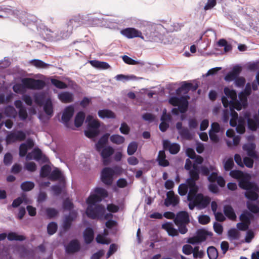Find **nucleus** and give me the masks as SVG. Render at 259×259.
<instances>
[{
    "mask_svg": "<svg viewBox=\"0 0 259 259\" xmlns=\"http://www.w3.org/2000/svg\"><path fill=\"white\" fill-rule=\"evenodd\" d=\"M11 8L10 6H0V11H4L8 15L16 16L24 25L30 29L34 30L36 29L44 39L48 41H57L67 38L71 34L73 28L77 27L82 23L80 21V16H74L60 29H50L34 15L28 14L23 11H14Z\"/></svg>",
    "mask_w": 259,
    "mask_h": 259,
    "instance_id": "obj_1",
    "label": "nucleus"
},
{
    "mask_svg": "<svg viewBox=\"0 0 259 259\" xmlns=\"http://www.w3.org/2000/svg\"><path fill=\"white\" fill-rule=\"evenodd\" d=\"M225 96L222 97V102L224 107L226 108L229 107L230 112V125L235 127L240 123V120L238 118V113L235 109L240 111L243 108H245L247 106V99L243 93H240L237 99V94L234 90H231L228 87L224 88Z\"/></svg>",
    "mask_w": 259,
    "mask_h": 259,
    "instance_id": "obj_2",
    "label": "nucleus"
},
{
    "mask_svg": "<svg viewBox=\"0 0 259 259\" xmlns=\"http://www.w3.org/2000/svg\"><path fill=\"white\" fill-rule=\"evenodd\" d=\"M108 196L106 189L101 187H97L93 193L87 199L88 207L85 213L87 217L92 219H102L105 212V207L101 204H96L102 201V199Z\"/></svg>",
    "mask_w": 259,
    "mask_h": 259,
    "instance_id": "obj_3",
    "label": "nucleus"
},
{
    "mask_svg": "<svg viewBox=\"0 0 259 259\" xmlns=\"http://www.w3.org/2000/svg\"><path fill=\"white\" fill-rule=\"evenodd\" d=\"M240 188L245 190V197L250 201H256L258 198L259 187L254 182H250L247 179H242L239 183Z\"/></svg>",
    "mask_w": 259,
    "mask_h": 259,
    "instance_id": "obj_4",
    "label": "nucleus"
},
{
    "mask_svg": "<svg viewBox=\"0 0 259 259\" xmlns=\"http://www.w3.org/2000/svg\"><path fill=\"white\" fill-rule=\"evenodd\" d=\"M190 98L189 96H182L181 97L173 96L169 98V103L173 106H178L171 110V113L175 115H178L180 113L184 114L188 110L189 102L188 100Z\"/></svg>",
    "mask_w": 259,
    "mask_h": 259,
    "instance_id": "obj_5",
    "label": "nucleus"
},
{
    "mask_svg": "<svg viewBox=\"0 0 259 259\" xmlns=\"http://www.w3.org/2000/svg\"><path fill=\"white\" fill-rule=\"evenodd\" d=\"M74 110L72 106L70 105L67 106L64 110L62 117V122L64 124L65 126L69 129L74 130L73 124L70 122L69 121L74 114Z\"/></svg>",
    "mask_w": 259,
    "mask_h": 259,
    "instance_id": "obj_6",
    "label": "nucleus"
},
{
    "mask_svg": "<svg viewBox=\"0 0 259 259\" xmlns=\"http://www.w3.org/2000/svg\"><path fill=\"white\" fill-rule=\"evenodd\" d=\"M100 122L98 120H94L88 124L87 130L84 131L86 137L93 138L97 137L99 134Z\"/></svg>",
    "mask_w": 259,
    "mask_h": 259,
    "instance_id": "obj_7",
    "label": "nucleus"
},
{
    "mask_svg": "<svg viewBox=\"0 0 259 259\" xmlns=\"http://www.w3.org/2000/svg\"><path fill=\"white\" fill-rule=\"evenodd\" d=\"M22 82L26 86L27 88L32 90L42 89L46 85L45 81L42 80L31 78L23 79Z\"/></svg>",
    "mask_w": 259,
    "mask_h": 259,
    "instance_id": "obj_8",
    "label": "nucleus"
},
{
    "mask_svg": "<svg viewBox=\"0 0 259 259\" xmlns=\"http://www.w3.org/2000/svg\"><path fill=\"white\" fill-rule=\"evenodd\" d=\"M26 134L23 131L10 132L6 136V142L8 144L14 143L17 141H21L25 139Z\"/></svg>",
    "mask_w": 259,
    "mask_h": 259,
    "instance_id": "obj_9",
    "label": "nucleus"
},
{
    "mask_svg": "<svg viewBox=\"0 0 259 259\" xmlns=\"http://www.w3.org/2000/svg\"><path fill=\"white\" fill-rule=\"evenodd\" d=\"M197 203V209L201 210L206 208L211 202V198L208 196H205L203 194L196 193L194 195Z\"/></svg>",
    "mask_w": 259,
    "mask_h": 259,
    "instance_id": "obj_10",
    "label": "nucleus"
},
{
    "mask_svg": "<svg viewBox=\"0 0 259 259\" xmlns=\"http://www.w3.org/2000/svg\"><path fill=\"white\" fill-rule=\"evenodd\" d=\"M114 150L110 146H107L103 147L100 152L101 156L102 158V162L104 165H108L110 162V157L113 155Z\"/></svg>",
    "mask_w": 259,
    "mask_h": 259,
    "instance_id": "obj_11",
    "label": "nucleus"
},
{
    "mask_svg": "<svg viewBox=\"0 0 259 259\" xmlns=\"http://www.w3.org/2000/svg\"><path fill=\"white\" fill-rule=\"evenodd\" d=\"M64 247L66 253L69 254L78 252L81 248L79 241L76 239L70 241Z\"/></svg>",
    "mask_w": 259,
    "mask_h": 259,
    "instance_id": "obj_12",
    "label": "nucleus"
},
{
    "mask_svg": "<svg viewBox=\"0 0 259 259\" xmlns=\"http://www.w3.org/2000/svg\"><path fill=\"white\" fill-rule=\"evenodd\" d=\"M114 174L111 167H104L101 172V179L103 183L107 185H111L112 183V177Z\"/></svg>",
    "mask_w": 259,
    "mask_h": 259,
    "instance_id": "obj_13",
    "label": "nucleus"
},
{
    "mask_svg": "<svg viewBox=\"0 0 259 259\" xmlns=\"http://www.w3.org/2000/svg\"><path fill=\"white\" fill-rule=\"evenodd\" d=\"M244 119L246 120L248 128L252 131H256L259 126V119L258 117L254 115L253 118L250 117L249 113L246 112L244 115Z\"/></svg>",
    "mask_w": 259,
    "mask_h": 259,
    "instance_id": "obj_14",
    "label": "nucleus"
},
{
    "mask_svg": "<svg viewBox=\"0 0 259 259\" xmlns=\"http://www.w3.org/2000/svg\"><path fill=\"white\" fill-rule=\"evenodd\" d=\"M121 34L126 36L128 38H133L134 37H140L143 39H145L143 35L140 31L132 27L126 28L121 31Z\"/></svg>",
    "mask_w": 259,
    "mask_h": 259,
    "instance_id": "obj_15",
    "label": "nucleus"
},
{
    "mask_svg": "<svg viewBox=\"0 0 259 259\" xmlns=\"http://www.w3.org/2000/svg\"><path fill=\"white\" fill-rule=\"evenodd\" d=\"M180 202V198L178 196L175 195L172 191H169L166 193V198L164 200V205L166 207L170 205L172 206H177Z\"/></svg>",
    "mask_w": 259,
    "mask_h": 259,
    "instance_id": "obj_16",
    "label": "nucleus"
},
{
    "mask_svg": "<svg viewBox=\"0 0 259 259\" xmlns=\"http://www.w3.org/2000/svg\"><path fill=\"white\" fill-rule=\"evenodd\" d=\"M176 126L182 139L191 140L193 138V135L189 130L186 127H183L181 122H177Z\"/></svg>",
    "mask_w": 259,
    "mask_h": 259,
    "instance_id": "obj_17",
    "label": "nucleus"
},
{
    "mask_svg": "<svg viewBox=\"0 0 259 259\" xmlns=\"http://www.w3.org/2000/svg\"><path fill=\"white\" fill-rule=\"evenodd\" d=\"M175 224H188L190 222L189 215L185 211L178 212L174 219Z\"/></svg>",
    "mask_w": 259,
    "mask_h": 259,
    "instance_id": "obj_18",
    "label": "nucleus"
},
{
    "mask_svg": "<svg viewBox=\"0 0 259 259\" xmlns=\"http://www.w3.org/2000/svg\"><path fill=\"white\" fill-rule=\"evenodd\" d=\"M77 215V212L74 210H72L70 211L68 215L65 216L63 224L65 230H68L70 228L72 222L76 219Z\"/></svg>",
    "mask_w": 259,
    "mask_h": 259,
    "instance_id": "obj_19",
    "label": "nucleus"
},
{
    "mask_svg": "<svg viewBox=\"0 0 259 259\" xmlns=\"http://www.w3.org/2000/svg\"><path fill=\"white\" fill-rule=\"evenodd\" d=\"M255 148L256 145L253 143H247L242 146L243 150L246 152L248 157L256 159L258 158V156L255 150Z\"/></svg>",
    "mask_w": 259,
    "mask_h": 259,
    "instance_id": "obj_20",
    "label": "nucleus"
},
{
    "mask_svg": "<svg viewBox=\"0 0 259 259\" xmlns=\"http://www.w3.org/2000/svg\"><path fill=\"white\" fill-rule=\"evenodd\" d=\"M197 180L192 178H188L185 183L186 186L189 189V192L187 195H194L198 191V186L196 184Z\"/></svg>",
    "mask_w": 259,
    "mask_h": 259,
    "instance_id": "obj_21",
    "label": "nucleus"
},
{
    "mask_svg": "<svg viewBox=\"0 0 259 259\" xmlns=\"http://www.w3.org/2000/svg\"><path fill=\"white\" fill-rule=\"evenodd\" d=\"M83 237L86 244H90L93 240L94 237V231L91 227H87L84 230Z\"/></svg>",
    "mask_w": 259,
    "mask_h": 259,
    "instance_id": "obj_22",
    "label": "nucleus"
},
{
    "mask_svg": "<svg viewBox=\"0 0 259 259\" xmlns=\"http://www.w3.org/2000/svg\"><path fill=\"white\" fill-rule=\"evenodd\" d=\"M162 228L165 230L169 236L175 237L178 235V231L174 228V224L170 222H167L162 225Z\"/></svg>",
    "mask_w": 259,
    "mask_h": 259,
    "instance_id": "obj_23",
    "label": "nucleus"
},
{
    "mask_svg": "<svg viewBox=\"0 0 259 259\" xmlns=\"http://www.w3.org/2000/svg\"><path fill=\"white\" fill-rule=\"evenodd\" d=\"M59 99L63 103H70L73 100V95L68 92H63L58 95Z\"/></svg>",
    "mask_w": 259,
    "mask_h": 259,
    "instance_id": "obj_24",
    "label": "nucleus"
},
{
    "mask_svg": "<svg viewBox=\"0 0 259 259\" xmlns=\"http://www.w3.org/2000/svg\"><path fill=\"white\" fill-rule=\"evenodd\" d=\"M109 134L108 133L104 134L99 140L95 145L96 149L98 152H100L101 149L104 147L107 143Z\"/></svg>",
    "mask_w": 259,
    "mask_h": 259,
    "instance_id": "obj_25",
    "label": "nucleus"
},
{
    "mask_svg": "<svg viewBox=\"0 0 259 259\" xmlns=\"http://www.w3.org/2000/svg\"><path fill=\"white\" fill-rule=\"evenodd\" d=\"M154 30V26H147L144 33L147 40L151 41L154 40V37L156 36Z\"/></svg>",
    "mask_w": 259,
    "mask_h": 259,
    "instance_id": "obj_26",
    "label": "nucleus"
},
{
    "mask_svg": "<svg viewBox=\"0 0 259 259\" xmlns=\"http://www.w3.org/2000/svg\"><path fill=\"white\" fill-rule=\"evenodd\" d=\"M46 99V94L43 92L35 93L33 95L34 103L40 106H42L43 104L45 103Z\"/></svg>",
    "mask_w": 259,
    "mask_h": 259,
    "instance_id": "obj_27",
    "label": "nucleus"
},
{
    "mask_svg": "<svg viewBox=\"0 0 259 259\" xmlns=\"http://www.w3.org/2000/svg\"><path fill=\"white\" fill-rule=\"evenodd\" d=\"M157 161L160 166L166 167L169 165V161L166 159V155L164 150H160L157 156Z\"/></svg>",
    "mask_w": 259,
    "mask_h": 259,
    "instance_id": "obj_28",
    "label": "nucleus"
},
{
    "mask_svg": "<svg viewBox=\"0 0 259 259\" xmlns=\"http://www.w3.org/2000/svg\"><path fill=\"white\" fill-rule=\"evenodd\" d=\"M42 106L46 114L52 116L53 114V106L51 99L50 98H47Z\"/></svg>",
    "mask_w": 259,
    "mask_h": 259,
    "instance_id": "obj_29",
    "label": "nucleus"
},
{
    "mask_svg": "<svg viewBox=\"0 0 259 259\" xmlns=\"http://www.w3.org/2000/svg\"><path fill=\"white\" fill-rule=\"evenodd\" d=\"M189 178H192L198 181L200 179V170L199 166L194 163L191 170H189Z\"/></svg>",
    "mask_w": 259,
    "mask_h": 259,
    "instance_id": "obj_30",
    "label": "nucleus"
},
{
    "mask_svg": "<svg viewBox=\"0 0 259 259\" xmlns=\"http://www.w3.org/2000/svg\"><path fill=\"white\" fill-rule=\"evenodd\" d=\"M212 235V232L204 229H198L196 232L197 237L200 241H205L207 236H211Z\"/></svg>",
    "mask_w": 259,
    "mask_h": 259,
    "instance_id": "obj_31",
    "label": "nucleus"
},
{
    "mask_svg": "<svg viewBox=\"0 0 259 259\" xmlns=\"http://www.w3.org/2000/svg\"><path fill=\"white\" fill-rule=\"evenodd\" d=\"M98 114L99 116L102 119H113L115 118L114 113L109 109L100 110L98 111Z\"/></svg>",
    "mask_w": 259,
    "mask_h": 259,
    "instance_id": "obj_32",
    "label": "nucleus"
},
{
    "mask_svg": "<svg viewBox=\"0 0 259 259\" xmlns=\"http://www.w3.org/2000/svg\"><path fill=\"white\" fill-rule=\"evenodd\" d=\"M7 239L9 241H23L26 239L25 236L22 235H18L16 232H10L7 235Z\"/></svg>",
    "mask_w": 259,
    "mask_h": 259,
    "instance_id": "obj_33",
    "label": "nucleus"
},
{
    "mask_svg": "<svg viewBox=\"0 0 259 259\" xmlns=\"http://www.w3.org/2000/svg\"><path fill=\"white\" fill-rule=\"evenodd\" d=\"M103 18H98L92 16L91 14H88L83 17L82 20L89 21V24L92 25L97 24L102 22Z\"/></svg>",
    "mask_w": 259,
    "mask_h": 259,
    "instance_id": "obj_34",
    "label": "nucleus"
},
{
    "mask_svg": "<svg viewBox=\"0 0 259 259\" xmlns=\"http://www.w3.org/2000/svg\"><path fill=\"white\" fill-rule=\"evenodd\" d=\"M224 212L225 215L230 219L234 220L236 218V215L233 208L229 205L224 206Z\"/></svg>",
    "mask_w": 259,
    "mask_h": 259,
    "instance_id": "obj_35",
    "label": "nucleus"
},
{
    "mask_svg": "<svg viewBox=\"0 0 259 259\" xmlns=\"http://www.w3.org/2000/svg\"><path fill=\"white\" fill-rule=\"evenodd\" d=\"M85 118V114L83 112H78L74 119V125L76 127L81 126Z\"/></svg>",
    "mask_w": 259,
    "mask_h": 259,
    "instance_id": "obj_36",
    "label": "nucleus"
},
{
    "mask_svg": "<svg viewBox=\"0 0 259 259\" xmlns=\"http://www.w3.org/2000/svg\"><path fill=\"white\" fill-rule=\"evenodd\" d=\"M31 63L34 66L38 68H47L51 66L50 64H47L41 60L33 59L30 61Z\"/></svg>",
    "mask_w": 259,
    "mask_h": 259,
    "instance_id": "obj_37",
    "label": "nucleus"
},
{
    "mask_svg": "<svg viewBox=\"0 0 259 259\" xmlns=\"http://www.w3.org/2000/svg\"><path fill=\"white\" fill-rule=\"evenodd\" d=\"M192 85V83H188L186 81L183 82L182 85L176 90V94L179 95L181 94L182 91L184 92L185 94H187L189 91V87Z\"/></svg>",
    "mask_w": 259,
    "mask_h": 259,
    "instance_id": "obj_38",
    "label": "nucleus"
},
{
    "mask_svg": "<svg viewBox=\"0 0 259 259\" xmlns=\"http://www.w3.org/2000/svg\"><path fill=\"white\" fill-rule=\"evenodd\" d=\"M252 217L253 215L251 213L247 211H244L240 215V220L250 225Z\"/></svg>",
    "mask_w": 259,
    "mask_h": 259,
    "instance_id": "obj_39",
    "label": "nucleus"
},
{
    "mask_svg": "<svg viewBox=\"0 0 259 259\" xmlns=\"http://www.w3.org/2000/svg\"><path fill=\"white\" fill-rule=\"evenodd\" d=\"M207 253L209 259H217L218 256L217 249L214 246H209L207 248Z\"/></svg>",
    "mask_w": 259,
    "mask_h": 259,
    "instance_id": "obj_40",
    "label": "nucleus"
},
{
    "mask_svg": "<svg viewBox=\"0 0 259 259\" xmlns=\"http://www.w3.org/2000/svg\"><path fill=\"white\" fill-rule=\"evenodd\" d=\"M110 140L113 143L119 145L124 142L125 138L122 136L115 134L110 136Z\"/></svg>",
    "mask_w": 259,
    "mask_h": 259,
    "instance_id": "obj_41",
    "label": "nucleus"
},
{
    "mask_svg": "<svg viewBox=\"0 0 259 259\" xmlns=\"http://www.w3.org/2000/svg\"><path fill=\"white\" fill-rule=\"evenodd\" d=\"M34 183L31 181H25L21 184V188L24 192L32 190L34 187Z\"/></svg>",
    "mask_w": 259,
    "mask_h": 259,
    "instance_id": "obj_42",
    "label": "nucleus"
},
{
    "mask_svg": "<svg viewBox=\"0 0 259 259\" xmlns=\"http://www.w3.org/2000/svg\"><path fill=\"white\" fill-rule=\"evenodd\" d=\"M51 172V167L49 165L45 164L41 167L40 176L42 178L49 177Z\"/></svg>",
    "mask_w": 259,
    "mask_h": 259,
    "instance_id": "obj_43",
    "label": "nucleus"
},
{
    "mask_svg": "<svg viewBox=\"0 0 259 259\" xmlns=\"http://www.w3.org/2000/svg\"><path fill=\"white\" fill-rule=\"evenodd\" d=\"M138 143L135 141H133L131 142L128 146L127 149V153L128 155H133L137 150L138 148Z\"/></svg>",
    "mask_w": 259,
    "mask_h": 259,
    "instance_id": "obj_44",
    "label": "nucleus"
},
{
    "mask_svg": "<svg viewBox=\"0 0 259 259\" xmlns=\"http://www.w3.org/2000/svg\"><path fill=\"white\" fill-rule=\"evenodd\" d=\"M122 59L125 63L130 65L140 64L141 65H143L144 64L143 62H140L138 61L135 60L126 55L122 56Z\"/></svg>",
    "mask_w": 259,
    "mask_h": 259,
    "instance_id": "obj_45",
    "label": "nucleus"
},
{
    "mask_svg": "<svg viewBox=\"0 0 259 259\" xmlns=\"http://www.w3.org/2000/svg\"><path fill=\"white\" fill-rule=\"evenodd\" d=\"M58 229L57 224L54 222L50 223L47 226V232L50 235H52L56 233Z\"/></svg>",
    "mask_w": 259,
    "mask_h": 259,
    "instance_id": "obj_46",
    "label": "nucleus"
},
{
    "mask_svg": "<svg viewBox=\"0 0 259 259\" xmlns=\"http://www.w3.org/2000/svg\"><path fill=\"white\" fill-rule=\"evenodd\" d=\"M27 198L25 195L19 197L13 200L12 206L14 208H16L19 206L24 201H26Z\"/></svg>",
    "mask_w": 259,
    "mask_h": 259,
    "instance_id": "obj_47",
    "label": "nucleus"
},
{
    "mask_svg": "<svg viewBox=\"0 0 259 259\" xmlns=\"http://www.w3.org/2000/svg\"><path fill=\"white\" fill-rule=\"evenodd\" d=\"M224 168L226 171L231 170L234 165L232 158H229L223 161Z\"/></svg>",
    "mask_w": 259,
    "mask_h": 259,
    "instance_id": "obj_48",
    "label": "nucleus"
},
{
    "mask_svg": "<svg viewBox=\"0 0 259 259\" xmlns=\"http://www.w3.org/2000/svg\"><path fill=\"white\" fill-rule=\"evenodd\" d=\"M228 235L231 240H238L239 238V233L235 228L230 229L228 232Z\"/></svg>",
    "mask_w": 259,
    "mask_h": 259,
    "instance_id": "obj_49",
    "label": "nucleus"
},
{
    "mask_svg": "<svg viewBox=\"0 0 259 259\" xmlns=\"http://www.w3.org/2000/svg\"><path fill=\"white\" fill-rule=\"evenodd\" d=\"M51 82L52 84L54 85L55 87H56L57 88L60 89H63L67 88V85L64 82L61 80L52 78L51 79Z\"/></svg>",
    "mask_w": 259,
    "mask_h": 259,
    "instance_id": "obj_50",
    "label": "nucleus"
},
{
    "mask_svg": "<svg viewBox=\"0 0 259 259\" xmlns=\"http://www.w3.org/2000/svg\"><path fill=\"white\" fill-rule=\"evenodd\" d=\"M246 206L249 210L254 213H257L259 211V206L252 202L247 201Z\"/></svg>",
    "mask_w": 259,
    "mask_h": 259,
    "instance_id": "obj_51",
    "label": "nucleus"
},
{
    "mask_svg": "<svg viewBox=\"0 0 259 259\" xmlns=\"http://www.w3.org/2000/svg\"><path fill=\"white\" fill-rule=\"evenodd\" d=\"M187 200L189 202L188 204L190 210H193L195 207L197 208V203L194 195H187Z\"/></svg>",
    "mask_w": 259,
    "mask_h": 259,
    "instance_id": "obj_52",
    "label": "nucleus"
},
{
    "mask_svg": "<svg viewBox=\"0 0 259 259\" xmlns=\"http://www.w3.org/2000/svg\"><path fill=\"white\" fill-rule=\"evenodd\" d=\"M6 115L10 117L14 118L17 114L15 109L12 106H9L6 108L5 110Z\"/></svg>",
    "mask_w": 259,
    "mask_h": 259,
    "instance_id": "obj_53",
    "label": "nucleus"
},
{
    "mask_svg": "<svg viewBox=\"0 0 259 259\" xmlns=\"http://www.w3.org/2000/svg\"><path fill=\"white\" fill-rule=\"evenodd\" d=\"M61 172L57 168H55L50 174L49 178L51 180H57L61 177Z\"/></svg>",
    "mask_w": 259,
    "mask_h": 259,
    "instance_id": "obj_54",
    "label": "nucleus"
},
{
    "mask_svg": "<svg viewBox=\"0 0 259 259\" xmlns=\"http://www.w3.org/2000/svg\"><path fill=\"white\" fill-rule=\"evenodd\" d=\"M188 188L186 186V184L185 183L181 184L179 185L178 188V193L181 196H185L188 193Z\"/></svg>",
    "mask_w": 259,
    "mask_h": 259,
    "instance_id": "obj_55",
    "label": "nucleus"
},
{
    "mask_svg": "<svg viewBox=\"0 0 259 259\" xmlns=\"http://www.w3.org/2000/svg\"><path fill=\"white\" fill-rule=\"evenodd\" d=\"M27 88L23 83L22 84H16L13 85V90L16 93H21L25 91V88Z\"/></svg>",
    "mask_w": 259,
    "mask_h": 259,
    "instance_id": "obj_56",
    "label": "nucleus"
},
{
    "mask_svg": "<svg viewBox=\"0 0 259 259\" xmlns=\"http://www.w3.org/2000/svg\"><path fill=\"white\" fill-rule=\"evenodd\" d=\"M51 190L54 195L59 196L61 194L63 188L60 185H54L52 186Z\"/></svg>",
    "mask_w": 259,
    "mask_h": 259,
    "instance_id": "obj_57",
    "label": "nucleus"
},
{
    "mask_svg": "<svg viewBox=\"0 0 259 259\" xmlns=\"http://www.w3.org/2000/svg\"><path fill=\"white\" fill-rule=\"evenodd\" d=\"M198 222L202 225H206L210 221V218L208 215L205 214H202L199 215L198 217Z\"/></svg>",
    "mask_w": 259,
    "mask_h": 259,
    "instance_id": "obj_58",
    "label": "nucleus"
},
{
    "mask_svg": "<svg viewBox=\"0 0 259 259\" xmlns=\"http://www.w3.org/2000/svg\"><path fill=\"white\" fill-rule=\"evenodd\" d=\"M33 156V159L36 161H39L42 157V152L39 148H34L31 152Z\"/></svg>",
    "mask_w": 259,
    "mask_h": 259,
    "instance_id": "obj_59",
    "label": "nucleus"
},
{
    "mask_svg": "<svg viewBox=\"0 0 259 259\" xmlns=\"http://www.w3.org/2000/svg\"><path fill=\"white\" fill-rule=\"evenodd\" d=\"M199 169L200 170V173H201L202 175L204 176H208V175L210 174V170H212L211 166H210L209 168L207 166L204 165L199 166Z\"/></svg>",
    "mask_w": 259,
    "mask_h": 259,
    "instance_id": "obj_60",
    "label": "nucleus"
},
{
    "mask_svg": "<svg viewBox=\"0 0 259 259\" xmlns=\"http://www.w3.org/2000/svg\"><path fill=\"white\" fill-rule=\"evenodd\" d=\"M240 141V136H235L233 137V140L231 141H227L226 143L229 147H231L232 145L234 146L238 145Z\"/></svg>",
    "mask_w": 259,
    "mask_h": 259,
    "instance_id": "obj_61",
    "label": "nucleus"
},
{
    "mask_svg": "<svg viewBox=\"0 0 259 259\" xmlns=\"http://www.w3.org/2000/svg\"><path fill=\"white\" fill-rule=\"evenodd\" d=\"M180 150V146L177 143H172L171 145L170 148H169V152L171 154H176L178 153Z\"/></svg>",
    "mask_w": 259,
    "mask_h": 259,
    "instance_id": "obj_62",
    "label": "nucleus"
},
{
    "mask_svg": "<svg viewBox=\"0 0 259 259\" xmlns=\"http://www.w3.org/2000/svg\"><path fill=\"white\" fill-rule=\"evenodd\" d=\"M119 131L122 134L128 135L130 132V128L125 122H122L121 124Z\"/></svg>",
    "mask_w": 259,
    "mask_h": 259,
    "instance_id": "obj_63",
    "label": "nucleus"
},
{
    "mask_svg": "<svg viewBox=\"0 0 259 259\" xmlns=\"http://www.w3.org/2000/svg\"><path fill=\"white\" fill-rule=\"evenodd\" d=\"M25 168L30 172H34L36 169V165L34 162H27L25 164Z\"/></svg>",
    "mask_w": 259,
    "mask_h": 259,
    "instance_id": "obj_64",
    "label": "nucleus"
}]
</instances>
